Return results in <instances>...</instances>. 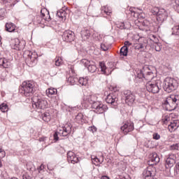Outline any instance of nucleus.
I'll use <instances>...</instances> for the list:
<instances>
[{"mask_svg":"<svg viewBox=\"0 0 179 179\" xmlns=\"http://www.w3.org/2000/svg\"><path fill=\"white\" fill-rule=\"evenodd\" d=\"M20 92L23 93L26 97L33 96V94H34V92H36V87H34L33 81H24L20 88Z\"/></svg>","mask_w":179,"mask_h":179,"instance_id":"f257e3e1","label":"nucleus"},{"mask_svg":"<svg viewBox=\"0 0 179 179\" xmlns=\"http://www.w3.org/2000/svg\"><path fill=\"white\" fill-rule=\"evenodd\" d=\"M178 87V83L174 78L167 77L164 81V90L168 93L174 92Z\"/></svg>","mask_w":179,"mask_h":179,"instance_id":"f03ea898","label":"nucleus"},{"mask_svg":"<svg viewBox=\"0 0 179 179\" xmlns=\"http://www.w3.org/2000/svg\"><path fill=\"white\" fill-rule=\"evenodd\" d=\"M163 124L164 125H168V129L169 132H174L179 127V120H176L170 122V117H164L162 119Z\"/></svg>","mask_w":179,"mask_h":179,"instance_id":"7ed1b4c3","label":"nucleus"},{"mask_svg":"<svg viewBox=\"0 0 179 179\" xmlns=\"http://www.w3.org/2000/svg\"><path fill=\"white\" fill-rule=\"evenodd\" d=\"M34 103H32V107L34 108H37L38 110H45L48 106V102L44 99L36 97L34 98Z\"/></svg>","mask_w":179,"mask_h":179,"instance_id":"20e7f679","label":"nucleus"},{"mask_svg":"<svg viewBox=\"0 0 179 179\" xmlns=\"http://www.w3.org/2000/svg\"><path fill=\"white\" fill-rule=\"evenodd\" d=\"M80 64L85 68H87L88 71L91 73H94L96 71H97V66H96V63L93 61H89L86 59H83L80 61Z\"/></svg>","mask_w":179,"mask_h":179,"instance_id":"39448f33","label":"nucleus"},{"mask_svg":"<svg viewBox=\"0 0 179 179\" xmlns=\"http://www.w3.org/2000/svg\"><path fill=\"white\" fill-rule=\"evenodd\" d=\"M179 103V95H172L167 98L165 101L164 104L166 106H170L173 110L177 108Z\"/></svg>","mask_w":179,"mask_h":179,"instance_id":"423d86ee","label":"nucleus"},{"mask_svg":"<svg viewBox=\"0 0 179 179\" xmlns=\"http://www.w3.org/2000/svg\"><path fill=\"white\" fill-rule=\"evenodd\" d=\"M92 108L95 110L96 113L99 114H101L104 113V111H107L108 110V106L107 105H104L97 101H95L94 103H91Z\"/></svg>","mask_w":179,"mask_h":179,"instance_id":"0eeeda50","label":"nucleus"},{"mask_svg":"<svg viewBox=\"0 0 179 179\" xmlns=\"http://www.w3.org/2000/svg\"><path fill=\"white\" fill-rule=\"evenodd\" d=\"M145 87L148 92L154 94L159 93V92L160 91V87H159L157 82L153 83L152 81H149L146 83Z\"/></svg>","mask_w":179,"mask_h":179,"instance_id":"6e6552de","label":"nucleus"},{"mask_svg":"<svg viewBox=\"0 0 179 179\" xmlns=\"http://www.w3.org/2000/svg\"><path fill=\"white\" fill-rule=\"evenodd\" d=\"M134 129V122H127L120 127V130L124 135H128V134H129V132H132Z\"/></svg>","mask_w":179,"mask_h":179,"instance_id":"1a4fd4ad","label":"nucleus"},{"mask_svg":"<svg viewBox=\"0 0 179 179\" xmlns=\"http://www.w3.org/2000/svg\"><path fill=\"white\" fill-rule=\"evenodd\" d=\"M75 32L71 30L65 31L63 34V39L66 43H72V41H75Z\"/></svg>","mask_w":179,"mask_h":179,"instance_id":"9d476101","label":"nucleus"},{"mask_svg":"<svg viewBox=\"0 0 179 179\" xmlns=\"http://www.w3.org/2000/svg\"><path fill=\"white\" fill-rule=\"evenodd\" d=\"M59 135L62 136H68L72 131V126L69 124H66L64 127H59Z\"/></svg>","mask_w":179,"mask_h":179,"instance_id":"9b49d317","label":"nucleus"},{"mask_svg":"<svg viewBox=\"0 0 179 179\" xmlns=\"http://www.w3.org/2000/svg\"><path fill=\"white\" fill-rule=\"evenodd\" d=\"M167 17H169V14L167 11L164 8H160L159 13L157 15V20L159 23H163L165 20H167Z\"/></svg>","mask_w":179,"mask_h":179,"instance_id":"f8f14e48","label":"nucleus"},{"mask_svg":"<svg viewBox=\"0 0 179 179\" xmlns=\"http://www.w3.org/2000/svg\"><path fill=\"white\" fill-rule=\"evenodd\" d=\"M124 96L125 97V102L127 104H132L135 101V95L130 90H124Z\"/></svg>","mask_w":179,"mask_h":179,"instance_id":"ddd939ff","label":"nucleus"},{"mask_svg":"<svg viewBox=\"0 0 179 179\" xmlns=\"http://www.w3.org/2000/svg\"><path fill=\"white\" fill-rule=\"evenodd\" d=\"M67 160L69 163H71V164H76V163H79V157H78L76 154L72 151H69L67 152Z\"/></svg>","mask_w":179,"mask_h":179,"instance_id":"4468645a","label":"nucleus"},{"mask_svg":"<svg viewBox=\"0 0 179 179\" xmlns=\"http://www.w3.org/2000/svg\"><path fill=\"white\" fill-rule=\"evenodd\" d=\"M28 52L29 54L27 61L29 65H31V66H33V65H36V64H37V59L38 58V55H37L36 52L33 53H30V52Z\"/></svg>","mask_w":179,"mask_h":179,"instance_id":"2eb2a0df","label":"nucleus"},{"mask_svg":"<svg viewBox=\"0 0 179 179\" xmlns=\"http://www.w3.org/2000/svg\"><path fill=\"white\" fill-rule=\"evenodd\" d=\"M106 102L111 106H117L118 103V98L114 94H109L106 98Z\"/></svg>","mask_w":179,"mask_h":179,"instance_id":"dca6fc26","label":"nucleus"},{"mask_svg":"<svg viewBox=\"0 0 179 179\" xmlns=\"http://www.w3.org/2000/svg\"><path fill=\"white\" fill-rule=\"evenodd\" d=\"M13 48L17 50V51H20L24 48V45L20 42L19 38H15L13 40L12 43Z\"/></svg>","mask_w":179,"mask_h":179,"instance_id":"f3484780","label":"nucleus"},{"mask_svg":"<svg viewBox=\"0 0 179 179\" xmlns=\"http://www.w3.org/2000/svg\"><path fill=\"white\" fill-rule=\"evenodd\" d=\"M141 43L135 45V50H141V51H145L146 47H148V41L146 39H139Z\"/></svg>","mask_w":179,"mask_h":179,"instance_id":"a211bd4d","label":"nucleus"},{"mask_svg":"<svg viewBox=\"0 0 179 179\" xmlns=\"http://www.w3.org/2000/svg\"><path fill=\"white\" fill-rule=\"evenodd\" d=\"M174 155H169V157L166 159L165 167L166 169H171L176 164V159H174Z\"/></svg>","mask_w":179,"mask_h":179,"instance_id":"6ab92c4d","label":"nucleus"},{"mask_svg":"<svg viewBox=\"0 0 179 179\" xmlns=\"http://www.w3.org/2000/svg\"><path fill=\"white\" fill-rule=\"evenodd\" d=\"M11 65L12 63H10V60L5 57L0 58V66L3 68H10Z\"/></svg>","mask_w":179,"mask_h":179,"instance_id":"aec40b11","label":"nucleus"},{"mask_svg":"<svg viewBox=\"0 0 179 179\" xmlns=\"http://www.w3.org/2000/svg\"><path fill=\"white\" fill-rule=\"evenodd\" d=\"M90 30L87 28H83L81 30V37L83 38V40H89V38L90 37Z\"/></svg>","mask_w":179,"mask_h":179,"instance_id":"412c9836","label":"nucleus"},{"mask_svg":"<svg viewBox=\"0 0 179 179\" xmlns=\"http://www.w3.org/2000/svg\"><path fill=\"white\" fill-rule=\"evenodd\" d=\"M84 101L92 104V103L97 101V96H96V95H87L84 97Z\"/></svg>","mask_w":179,"mask_h":179,"instance_id":"4be33fe9","label":"nucleus"},{"mask_svg":"<svg viewBox=\"0 0 179 179\" xmlns=\"http://www.w3.org/2000/svg\"><path fill=\"white\" fill-rule=\"evenodd\" d=\"M6 30L9 33H13L16 30V26L12 22H7L6 24Z\"/></svg>","mask_w":179,"mask_h":179,"instance_id":"5701e85b","label":"nucleus"},{"mask_svg":"<svg viewBox=\"0 0 179 179\" xmlns=\"http://www.w3.org/2000/svg\"><path fill=\"white\" fill-rule=\"evenodd\" d=\"M66 15H68L66 14V11L64 10H60L57 13V16L62 19V22H65V20H66Z\"/></svg>","mask_w":179,"mask_h":179,"instance_id":"b1692460","label":"nucleus"},{"mask_svg":"<svg viewBox=\"0 0 179 179\" xmlns=\"http://www.w3.org/2000/svg\"><path fill=\"white\" fill-rule=\"evenodd\" d=\"M144 79L145 80H148V82H150L152 79H153V72L152 71H145V73L144 75Z\"/></svg>","mask_w":179,"mask_h":179,"instance_id":"393cba45","label":"nucleus"},{"mask_svg":"<svg viewBox=\"0 0 179 179\" xmlns=\"http://www.w3.org/2000/svg\"><path fill=\"white\" fill-rule=\"evenodd\" d=\"M43 120L45 121V122H50L51 121V115L48 112H45L43 113Z\"/></svg>","mask_w":179,"mask_h":179,"instance_id":"a878e982","label":"nucleus"},{"mask_svg":"<svg viewBox=\"0 0 179 179\" xmlns=\"http://www.w3.org/2000/svg\"><path fill=\"white\" fill-rule=\"evenodd\" d=\"M75 120H76V122H78V124H82V122H83V114L78 113L76 116Z\"/></svg>","mask_w":179,"mask_h":179,"instance_id":"bb28decb","label":"nucleus"},{"mask_svg":"<svg viewBox=\"0 0 179 179\" xmlns=\"http://www.w3.org/2000/svg\"><path fill=\"white\" fill-rule=\"evenodd\" d=\"M120 55H123V57H127L128 55V47L123 46L120 49Z\"/></svg>","mask_w":179,"mask_h":179,"instance_id":"cd10ccee","label":"nucleus"},{"mask_svg":"<svg viewBox=\"0 0 179 179\" xmlns=\"http://www.w3.org/2000/svg\"><path fill=\"white\" fill-rule=\"evenodd\" d=\"M99 66L101 68V72H103V75H107V71H106L107 69V67L106 66V64L104 62H99Z\"/></svg>","mask_w":179,"mask_h":179,"instance_id":"c85d7f7f","label":"nucleus"},{"mask_svg":"<svg viewBox=\"0 0 179 179\" xmlns=\"http://www.w3.org/2000/svg\"><path fill=\"white\" fill-rule=\"evenodd\" d=\"M153 48H155V51L160 52V51H162V43L159 42L154 43Z\"/></svg>","mask_w":179,"mask_h":179,"instance_id":"c756f323","label":"nucleus"},{"mask_svg":"<svg viewBox=\"0 0 179 179\" xmlns=\"http://www.w3.org/2000/svg\"><path fill=\"white\" fill-rule=\"evenodd\" d=\"M101 10L102 12H104V13H106V15H108L109 16V15L111 13V9H110L108 8V6H103L101 8Z\"/></svg>","mask_w":179,"mask_h":179,"instance_id":"7c9ffc66","label":"nucleus"},{"mask_svg":"<svg viewBox=\"0 0 179 179\" xmlns=\"http://www.w3.org/2000/svg\"><path fill=\"white\" fill-rule=\"evenodd\" d=\"M87 78H80V79L78 80V83H80V85H82V86H86L87 85Z\"/></svg>","mask_w":179,"mask_h":179,"instance_id":"2f4dec72","label":"nucleus"},{"mask_svg":"<svg viewBox=\"0 0 179 179\" xmlns=\"http://www.w3.org/2000/svg\"><path fill=\"white\" fill-rule=\"evenodd\" d=\"M0 110L2 113H6L9 110V108L6 103H1L0 105Z\"/></svg>","mask_w":179,"mask_h":179,"instance_id":"473e14b6","label":"nucleus"},{"mask_svg":"<svg viewBox=\"0 0 179 179\" xmlns=\"http://www.w3.org/2000/svg\"><path fill=\"white\" fill-rule=\"evenodd\" d=\"M145 73H146V70L143 69L142 70H140L139 73H138L137 77L139 78V79H143V78H145Z\"/></svg>","mask_w":179,"mask_h":179,"instance_id":"72a5a7b5","label":"nucleus"},{"mask_svg":"<svg viewBox=\"0 0 179 179\" xmlns=\"http://www.w3.org/2000/svg\"><path fill=\"white\" fill-rule=\"evenodd\" d=\"M57 93V89L55 88H49L48 90H46V94L50 96L52 94H56Z\"/></svg>","mask_w":179,"mask_h":179,"instance_id":"f704fd0d","label":"nucleus"},{"mask_svg":"<svg viewBox=\"0 0 179 179\" xmlns=\"http://www.w3.org/2000/svg\"><path fill=\"white\" fill-rule=\"evenodd\" d=\"M172 34L179 36V24L172 28Z\"/></svg>","mask_w":179,"mask_h":179,"instance_id":"c9c22d12","label":"nucleus"},{"mask_svg":"<svg viewBox=\"0 0 179 179\" xmlns=\"http://www.w3.org/2000/svg\"><path fill=\"white\" fill-rule=\"evenodd\" d=\"M160 12V8H159L158 7H153L151 9V13H152L153 15L157 16L159 15V13Z\"/></svg>","mask_w":179,"mask_h":179,"instance_id":"e433bc0d","label":"nucleus"},{"mask_svg":"<svg viewBox=\"0 0 179 179\" xmlns=\"http://www.w3.org/2000/svg\"><path fill=\"white\" fill-rule=\"evenodd\" d=\"M173 9L179 13V0H175V4L173 5Z\"/></svg>","mask_w":179,"mask_h":179,"instance_id":"4c0bfd02","label":"nucleus"},{"mask_svg":"<svg viewBox=\"0 0 179 179\" xmlns=\"http://www.w3.org/2000/svg\"><path fill=\"white\" fill-rule=\"evenodd\" d=\"M150 40L154 42V44L156 43H159V38H157V37L155 35H150Z\"/></svg>","mask_w":179,"mask_h":179,"instance_id":"58836bf2","label":"nucleus"},{"mask_svg":"<svg viewBox=\"0 0 179 179\" xmlns=\"http://www.w3.org/2000/svg\"><path fill=\"white\" fill-rule=\"evenodd\" d=\"M78 80V78H74V77H69L68 78V82H69V83L71 85H75L76 82Z\"/></svg>","mask_w":179,"mask_h":179,"instance_id":"ea45409f","label":"nucleus"},{"mask_svg":"<svg viewBox=\"0 0 179 179\" xmlns=\"http://www.w3.org/2000/svg\"><path fill=\"white\" fill-rule=\"evenodd\" d=\"M170 150H178L179 145L178 143H175L169 147Z\"/></svg>","mask_w":179,"mask_h":179,"instance_id":"a19ab883","label":"nucleus"},{"mask_svg":"<svg viewBox=\"0 0 179 179\" xmlns=\"http://www.w3.org/2000/svg\"><path fill=\"white\" fill-rule=\"evenodd\" d=\"M101 49L102 50V51H108V46H107L106 43H101Z\"/></svg>","mask_w":179,"mask_h":179,"instance_id":"79ce46f5","label":"nucleus"},{"mask_svg":"<svg viewBox=\"0 0 179 179\" xmlns=\"http://www.w3.org/2000/svg\"><path fill=\"white\" fill-rule=\"evenodd\" d=\"M6 10L4 8H0V19L5 17V13Z\"/></svg>","mask_w":179,"mask_h":179,"instance_id":"37998d69","label":"nucleus"},{"mask_svg":"<svg viewBox=\"0 0 179 179\" xmlns=\"http://www.w3.org/2000/svg\"><path fill=\"white\" fill-rule=\"evenodd\" d=\"M41 16L43 17V19H45V20H47L48 22H50V20H51V17L50 16V13H48V17H45V14L41 13Z\"/></svg>","mask_w":179,"mask_h":179,"instance_id":"c03bdc74","label":"nucleus"},{"mask_svg":"<svg viewBox=\"0 0 179 179\" xmlns=\"http://www.w3.org/2000/svg\"><path fill=\"white\" fill-rule=\"evenodd\" d=\"M6 156V152H5V150L0 148V159H3Z\"/></svg>","mask_w":179,"mask_h":179,"instance_id":"a18cd8bd","label":"nucleus"},{"mask_svg":"<svg viewBox=\"0 0 179 179\" xmlns=\"http://www.w3.org/2000/svg\"><path fill=\"white\" fill-rule=\"evenodd\" d=\"M59 129H57V131L53 134L55 141H59V137H58V135H59Z\"/></svg>","mask_w":179,"mask_h":179,"instance_id":"49530a36","label":"nucleus"},{"mask_svg":"<svg viewBox=\"0 0 179 179\" xmlns=\"http://www.w3.org/2000/svg\"><path fill=\"white\" fill-rule=\"evenodd\" d=\"M153 139H155V141H159L160 139V134L157 133H154L152 135Z\"/></svg>","mask_w":179,"mask_h":179,"instance_id":"de8ad7c7","label":"nucleus"},{"mask_svg":"<svg viewBox=\"0 0 179 179\" xmlns=\"http://www.w3.org/2000/svg\"><path fill=\"white\" fill-rule=\"evenodd\" d=\"M88 131L94 134V132H96L97 131V128H96V127L94 126H92L88 128Z\"/></svg>","mask_w":179,"mask_h":179,"instance_id":"09e8293b","label":"nucleus"},{"mask_svg":"<svg viewBox=\"0 0 179 179\" xmlns=\"http://www.w3.org/2000/svg\"><path fill=\"white\" fill-rule=\"evenodd\" d=\"M33 177L29 175V173H25L22 176V179H32Z\"/></svg>","mask_w":179,"mask_h":179,"instance_id":"8fccbe9b","label":"nucleus"},{"mask_svg":"<svg viewBox=\"0 0 179 179\" xmlns=\"http://www.w3.org/2000/svg\"><path fill=\"white\" fill-rule=\"evenodd\" d=\"M62 64V61H61L59 59H57L55 61V65H56V66H61Z\"/></svg>","mask_w":179,"mask_h":179,"instance_id":"3c124183","label":"nucleus"},{"mask_svg":"<svg viewBox=\"0 0 179 179\" xmlns=\"http://www.w3.org/2000/svg\"><path fill=\"white\" fill-rule=\"evenodd\" d=\"M92 160H94L96 163H100V159L97 157H94V158L92 157Z\"/></svg>","mask_w":179,"mask_h":179,"instance_id":"603ef678","label":"nucleus"},{"mask_svg":"<svg viewBox=\"0 0 179 179\" xmlns=\"http://www.w3.org/2000/svg\"><path fill=\"white\" fill-rule=\"evenodd\" d=\"M38 173H41L42 170H44V165H43V164H41V165L38 168Z\"/></svg>","mask_w":179,"mask_h":179,"instance_id":"864d4df0","label":"nucleus"},{"mask_svg":"<svg viewBox=\"0 0 179 179\" xmlns=\"http://www.w3.org/2000/svg\"><path fill=\"white\" fill-rule=\"evenodd\" d=\"M131 45V43L129 41H127L124 42V47H129V45Z\"/></svg>","mask_w":179,"mask_h":179,"instance_id":"5fc2aeb1","label":"nucleus"},{"mask_svg":"<svg viewBox=\"0 0 179 179\" xmlns=\"http://www.w3.org/2000/svg\"><path fill=\"white\" fill-rule=\"evenodd\" d=\"M44 141H45V137H41V138H39V141H40V142H44Z\"/></svg>","mask_w":179,"mask_h":179,"instance_id":"6e6d98bb","label":"nucleus"},{"mask_svg":"<svg viewBox=\"0 0 179 179\" xmlns=\"http://www.w3.org/2000/svg\"><path fill=\"white\" fill-rule=\"evenodd\" d=\"M134 9H135V8H129V11H130L131 13H135Z\"/></svg>","mask_w":179,"mask_h":179,"instance_id":"4d7b16f0","label":"nucleus"},{"mask_svg":"<svg viewBox=\"0 0 179 179\" xmlns=\"http://www.w3.org/2000/svg\"><path fill=\"white\" fill-rule=\"evenodd\" d=\"M101 179H110L108 176H101Z\"/></svg>","mask_w":179,"mask_h":179,"instance_id":"13d9d810","label":"nucleus"},{"mask_svg":"<svg viewBox=\"0 0 179 179\" xmlns=\"http://www.w3.org/2000/svg\"><path fill=\"white\" fill-rule=\"evenodd\" d=\"M120 29H125V27H124V23H122L120 27Z\"/></svg>","mask_w":179,"mask_h":179,"instance_id":"bf43d9fd","label":"nucleus"},{"mask_svg":"<svg viewBox=\"0 0 179 179\" xmlns=\"http://www.w3.org/2000/svg\"><path fill=\"white\" fill-rule=\"evenodd\" d=\"M176 170H179V162L176 166Z\"/></svg>","mask_w":179,"mask_h":179,"instance_id":"052dcab7","label":"nucleus"},{"mask_svg":"<svg viewBox=\"0 0 179 179\" xmlns=\"http://www.w3.org/2000/svg\"><path fill=\"white\" fill-rule=\"evenodd\" d=\"M1 40H2V38L0 36V45H2Z\"/></svg>","mask_w":179,"mask_h":179,"instance_id":"680f3d73","label":"nucleus"},{"mask_svg":"<svg viewBox=\"0 0 179 179\" xmlns=\"http://www.w3.org/2000/svg\"><path fill=\"white\" fill-rule=\"evenodd\" d=\"M0 167H2V162L0 159Z\"/></svg>","mask_w":179,"mask_h":179,"instance_id":"e2e57ef3","label":"nucleus"}]
</instances>
